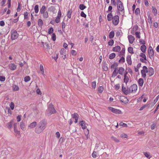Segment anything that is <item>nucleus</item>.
<instances>
[{"label":"nucleus","mask_w":159,"mask_h":159,"mask_svg":"<svg viewBox=\"0 0 159 159\" xmlns=\"http://www.w3.org/2000/svg\"><path fill=\"white\" fill-rule=\"evenodd\" d=\"M47 122L45 119L41 120L37 125L35 128V132L37 134L41 133L46 128Z\"/></svg>","instance_id":"f257e3e1"},{"label":"nucleus","mask_w":159,"mask_h":159,"mask_svg":"<svg viewBox=\"0 0 159 159\" xmlns=\"http://www.w3.org/2000/svg\"><path fill=\"white\" fill-rule=\"evenodd\" d=\"M56 112L52 104L50 103L48 105V108L46 111V114L48 116H50L52 114L55 113Z\"/></svg>","instance_id":"f03ea898"},{"label":"nucleus","mask_w":159,"mask_h":159,"mask_svg":"<svg viewBox=\"0 0 159 159\" xmlns=\"http://www.w3.org/2000/svg\"><path fill=\"white\" fill-rule=\"evenodd\" d=\"M117 9L119 11L123 12L124 15V9L123 4L120 0H116Z\"/></svg>","instance_id":"7ed1b4c3"},{"label":"nucleus","mask_w":159,"mask_h":159,"mask_svg":"<svg viewBox=\"0 0 159 159\" xmlns=\"http://www.w3.org/2000/svg\"><path fill=\"white\" fill-rule=\"evenodd\" d=\"M129 93H135L137 89V86L136 84H134L129 88Z\"/></svg>","instance_id":"20e7f679"},{"label":"nucleus","mask_w":159,"mask_h":159,"mask_svg":"<svg viewBox=\"0 0 159 159\" xmlns=\"http://www.w3.org/2000/svg\"><path fill=\"white\" fill-rule=\"evenodd\" d=\"M11 39L12 40L16 39L18 36V34L17 31L15 30H12L11 31Z\"/></svg>","instance_id":"39448f33"},{"label":"nucleus","mask_w":159,"mask_h":159,"mask_svg":"<svg viewBox=\"0 0 159 159\" xmlns=\"http://www.w3.org/2000/svg\"><path fill=\"white\" fill-rule=\"evenodd\" d=\"M112 23L114 25H117L119 22V17L118 15L114 16L112 19Z\"/></svg>","instance_id":"423d86ee"},{"label":"nucleus","mask_w":159,"mask_h":159,"mask_svg":"<svg viewBox=\"0 0 159 159\" xmlns=\"http://www.w3.org/2000/svg\"><path fill=\"white\" fill-rule=\"evenodd\" d=\"M109 109L112 112L118 114H122V112L120 110L114 108L112 107H108Z\"/></svg>","instance_id":"0eeeda50"},{"label":"nucleus","mask_w":159,"mask_h":159,"mask_svg":"<svg viewBox=\"0 0 159 159\" xmlns=\"http://www.w3.org/2000/svg\"><path fill=\"white\" fill-rule=\"evenodd\" d=\"M61 16V10L60 9H59L58 10V13L57 14V17H56L55 21V22L57 23H59L60 21V18Z\"/></svg>","instance_id":"6e6552de"},{"label":"nucleus","mask_w":159,"mask_h":159,"mask_svg":"<svg viewBox=\"0 0 159 159\" xmlns=\"http://www.w3.org/2000/svg\"><path fill=\"white\" fill-rule=\"evenodd\" d=\"M148 54L150 58L154 56V51L151 46H150L148 48Z\"/></svg>","instance_id":"1a4fd4ad"},{"label":"nucleus","mask_w":159,"mask_h":159,"mask_svg":"<svg viewBox=\"0 0 159 159\" xmlns=\"http://www.w3.org/2000/svg\"><path fill=\"white\" fill-rule=\"evenodd\" d=\"M123 84L122 85V90L123 93L125 95H127L129 93V87H127V88H126L125 87H124L123 86Z\"/></svg>","instance_id":"9d476101"},{"label":"nucleus","mask_w":159,"mask_h":159,"mask_svg":"<svg viewBox=\"0 0 159 159\" xmlns=\"http://www.w3.org/2000/svg\"><path fill=\"white\" fill-rule=\"evenodd\" d=\"M71 116L72 118L73 119H75V123H76L78 122V118L79 117V115L77 113H75L72 114L71 115Z\"/></svg>","instance_id":"9b49d317"},{"label":"nucleus","mask_w":159,"mask_h":159,"mask_svg":"<svg viewBox=\"0 0 159 159\" xmlns=\"http://www.w3.org/2000/svg\"><path fill=\"white\" fill-rule=\"evenodd\" d=\"M120 101L124 103H127L129 102V99L126 97L123 96L120 97Z\"/></svg>","instance_id":"f8f14e48"},{"label":"nucleus","mask_w":159,"mask_h":159,"mask_svg":"<svg viewBox=\"0 0 159 159\" xmlns=\"http://www.w3.org/2000/svg\"><path fill=\"white\" fill-rule=\"evenodd\" d=\"M148 75H149V76H151L153 75L154 73V69L152 67L149 68Z\"/></svg>","instance_id":"ddd939ff"},{"label":"nucleus","mask_w":159,"mask_h":159,"mask_svg":"<svg viewBox=\"0 0 159 159\" xmlns=\"http://www.w3.org/2000/svg\"><path fill=\"white\" fill-rule=\"evenodd\" d=\"M128 37L129 43L131 44L133 43L135 39L134 37L132 35H128Z\"/></svg>","instance_id":"4468645a"},{"label":"nucleus","mask_w":159,"mask_h":159,"mask_svg":"<svg viewBox=\"0 0 159 159\" xmlns=\"http://www.w3.org/2000/svg\"><path fill=\"white\" fill-rule=\"evenodd\" d=\"M126 61L127 62V63L130 65H132V62L131 61V56L130 55H128L127 56L126 58Z\"/></svg>","instance_id":"2eb2a0df"},{"label":"nucleus","mask_w":159,"mask_h":159,"mask_svg":"<svg viewBox=\"0 0 159 159\" xmlns=\"http://www.w3.org/2000/svg\"><path fill=\"white\" fill-rule=\"evenodd\" d=\"M17 66L14 63H11L9 65V68L11 70H15L16 69Z\"/></svg>","instance_id":"dca6fc26"},{"label":"nucleus","mask_w":159,"mask_h":159,"mask_svg":"<svg viewBox=\"0 0 159 159\" xmlns=\"http://www.w3.org/2000/svg\"><path fill=\"white\" fill-rule=\"evenodd\" d=\"M79 124L81 126L83 129H85L87 127L85 121L83 120L80 121L79 122Z\"/></svg>","instance_id":"f3484780"},{"label":"nucleus","mask_w":159,"mask_h":159,"mask_svg":"<svg viewBox=\"0 0 159 159\" xmlns=\"http://www.w3.org/2000/svg\"><path fill=\"white\" fill-rule=\"evenodd\" d=\"M119 74L120 75H123L125 71V69L122 67H120L118 69Z\"/></svg>","instance_id":"a211bd4d"},{"label":"nucleus","mask_w":159,"mask_h":159,"mask_svg":"<svg viewBox=\"0 0 159 159\" xmlns=\"http://www.w3.org/2000/svg\"><path fill=\"white\" fill-rule=\"evenodd\" d=\"M37 125V123L35 121H34L30 123L29 125V127L30 128L32 129L34 128Z\"/></svg>","instance_id":"6ab92c4d"},{"label":"nucleus","mask_w":159,"mask_h":159,"mask_svg":"<svg viewBox=\"0 0 159 159\" xmlns=\"http://www.w3.org/2000/svg\"><path fill=\"white\" fill-rule=\"evenodd\" d=\"M120 50V47L119 46H117L113 48L112 50L114 52H119Z\"/></svg>","instance_id":"aec40b11"},{"label":"nucleus","mask_w":159,"mask_h":159,"mask_svg":"<svg viewBox=\"0 0 159 159\" xmlns=\"http://www.w3.org/2000/svg\"><path fill=\"white\" fill-rule=\"evenodd\" d=\"M144 83V81L142 78H140L139 79L138 83L139 86L142 87Z\"/></svg>","instance_id":"412c9836"},{"label":"nucleus","mask_w":159,"mask_h":159,"mask_svg":"<svg viewBox=\"0 0 159 159\" xmlns=\"http://www.w3.org/2000/svg\"><path fill=\"white\" fill-rule=\"evenodd\" d=\"M118 66V63L117 62H115L111 66V68L112 69H117V66Z\"/></svg>","instance_id":"4be33fe9"},{"label":"nucleus","mask_w":159,"mask_h":159,"mask_svg":"<svg viewBox=\"0 0 159 159\" xmlns=\"http://www.w3.org/2000/svg\"><path fill=\"white\" fill-rule=\"evenodd\" d=\"M113 17L114 16H113L112 15V13H110L107 15V20L108 21H111L112 20Z\"/></svg>","instance_id":"5701e85b"},{"label":"nucleus","mask_w":159,"mask_h":159,"mask_svg":"<svg viewBox=\"0 0 159 159\" xmlns=\"http://www.w3.org/2000/svg\"><path fill=\"white\" fill-rule=\"evenodd\" d=\"M13 123V120H11L9 122H8L7 124V126L8 128L11 129L12 126V125Z\"/></svg>","instance_id":"b1692460"},{"label":"nucleus","mask_w":159,"mask_h":159,"mask_svg":"<svg viewBox=\"0 0 159 159\" xmlns=\"http://www.w3.org/2000/svg\"><path fill=\"white\" fill-rule=\"evenodd\" d=\"M117 69H115L112 74V77H115L119 73L118 70L117 71Z\"/></svg>","instance_id":"393cba45"},{"label":"nucleus","mask_w":159,"mask_h":159,"mask_svg":"<svg viewBox=\"0 0 159 159\" xmlns=\"http://www.w3.org/2000/svg\"><path fill=\"white\" fill-rule=\"evenodd\" d=\"M146 49V47L145 45H142L140 47L141 51L143 53L145 52Z\"/></svg>","instance_id":"a878e982"},{"label":"nucleus","mask_w":159,"mask_h":159,"mask_svg":"<svg viewBox=\"0 0 159 159\" xmlns=\"http://www.w3.org/2000/svg\"><path fill=\"white\" fill-rule=\"evenodd\" d=\"M46 7L44 5L40 9V13L41 14H42L43 13L46 12Z\"/></svg>","instance_id":"bb28decb"},{"label":"nucleus","mask_w":159,"mask_h":159,"mask_svg":"<svg viewBox=\"0 0 159 159\" xmlns=\"http://www.w3.org/2000/svg\"><path fill=\"white\" fill-rule=\"evenodd\" d=\"M125 52V48H123L121 51L119 52V56L121 57L122 55H124Z\"/></svg>","instance_id":"cd10ccee"},{"label":"nucleus","mask_w":159,"mask_h":159,"mask_svg":"<svg viewBox=\"0 0 159 159\" xmlns=\"http://www.w3.org/2000/svg\"><path fill=\"white\" fill-rule=\"evenodd\" d=\"M115 32L114 31H112L110 32L109 34V38L110 39H112L114 37Z\"/></svg>","instance_id":"c85d7f7f"},{"label":"nucleus","mask_w":159,"mask_h":159,"mask_svg":"<svg viewBox=\"0 0 159 159\" xmlns=\"http://www.w3.org/2000/svg\"><path fill=\"white\" fill-rule=\"evenodd\" d=\"M143 154L147 158L150 159L152 157V156L150 155V153L148 152H143Z\"/></svg>","instance_id":"c756f323"},{"label":"nucleus","mask_w":159,"mask_h":159,"mask_svg":"<svg viewBox=\"0 0 159 159\" xmlns=\"http://www.w3.org/2000/svg\"><path fill=\"white\" fill-rule=\"evenodd\" d=\"M152 10L153 13H154V16H156L157 14V9L154 7H152Z\"/></svg>","instance_id":"7c9ffc66"},{"label":"nucleus","mask_w":159,"mask_h":159,"mask_svg":"<svg viewBox=\"0 0 159 159\" xmlns=\"http://www.w3.org/2000/svg\"><path fill=\"white\" fill-rule=\"evenodd\" d=\"M12 89L13 91H16L19 90V88L18 86L14 84L12 86Z\"/></svg>","instance_id":"2f4dec72"},{"label":"nucleus","mask_w":159,"mask_h":159,"mask_svg":"<svg viewBox=\"0 0 159 159\" xmlns=\"http://www.w3.org/2000/svg\"><path fill=\"white\" fill-rule=\"evenodd\" d=\"M38 24L39 26L40 27H42V26L43 25V21L41 19H39L38 20Z\"/></svg>","instance_id":"473e14b6"},{"label":"nucleus","mask_w":159,"mask_h":159,"mask_svg":"<svg viewBox=\"0 0 159 159\" xmlns=\"http://www.w3.org/2000/svg\"><path fill=\"white\" fill-rule=\"evenodd\" d=\"M86 8V7L83 4H80L79 6V8L81 10H83Z\"/></svg>","instance_id":"72a5a7b5"},{"label":"nucleus","mask_w":159,"mask_h":159,"mask_svg":"<svg viewBox=\"0 0 159 159\" xmlns=\"http://www.w3.org/2000/svg\"><path fill=\"white\" fill-rule=\"evenodd\" d=\"M72 12V10L71 9L69 10L67 12V17L69 19L71 18Z\"/></svg>","instance_id":"f704fd0d"},{"label":"nucleus","mask_w":159,"mask_h":159,"mask_svg":"<svg viewBox=\"0 0 159 159\" xmlns=\"http://www.w3.org/2000/svg\"><path fill=\"white\" fill-rule=\"evenodd\" d=\"M124 81L126 84L128 82L129 80V77L127 75H124Z\"/></svg>","instance_id":"c9c22d12"},{"label":"nucleus","mask_w":159,"mask_h":159,"mask_svg":"<svg viewBox=\"0 0 159 159\" xmlns=\"http://www.w3.org/2000/svg\"><path fill=\"white\" fill-rule=\"evenodd\" d=\"M116 54L114 53H111L109 55V58L110 59H113L116 57Z\"/></svg>","instance_id":"e433bc0d"},{"label":"nucleus","mask_w":159,"mask_h":159,"mask_svg":"<svg viewBox=\"0 0 159 159\" xmlns=\"http://www.w3.org/2000/svg\"><path fill=\"white\" fill-rule=\"evenodd\" d=\"M139 56L143 58L145 60H147L146 56L143 52L141 53L139 55Z\"/></svg>","instance_id":"4c0bfd02"},{"label":"nucleus","mask_w":159,"mask_h":159,"mask_svg":"<svg viewBox=\"0 0 159 159\" xmlns=\"http://www.w3.org/2000/svg\"><path fill=\"white\" fill-rule=\"evenodd\" d=\"M55 8L54 6H52L48 8V10L50 11L54 12L55 10Z\"/></svg>","instance_id":"58836bf2"},{"label":"nucleus","mask_w":159,"mask_h":159,"mask_svg":"<svg viewBox=\"0 0 159 159\" xmlns=\"http://www.w3.org/2000/svg\"><path fill=\"white\" fill-rule=\"evenodd\" d=\"M128 51L129 53L131 54H133L134 53L133 48L131 47H129L128 48Z\"/></svg>","instance_id":"ea45409f"},{"label":"nucleus","mask_w":159,"mask_h":159,"mask_svg":"<svg viewBox=\"0 0 159 159\" xmlns=\"http://www.w3.org/2000/svg\"><path fill=\"white\" fill-rule=\"evenodd\" d=\"M42 14L43 15V17L44 19L47 18L48 17V14L47 11L43 13Z\"/></svg>","instance_id":"a19ab883"},{"label":"nucleus","mask_w":159,"mask_h":159,"mask_svg":"<svg viewBox=\"0 0 159 159\" xmlns=\"http://www.w3.org/2000/svg\"><path fill=\"white\" fill-rule=\"evenodd\" d=\"M141 73L142 75V77L143 78H145L146 76V73L143 70H141Z\"/></svg>","instance_id":"79ce46f5"},{"label":"nucleus","mask_w":159,"mask_h":159,"mask_svg":"<svg viewBox=\"0 0 159 159\" xmlns=\"http://www.w3.org/2000/svg\"><path fill=\"white\" fill-rule=\"evenodd\" d=\"M34 10L36 13H38L39 11V7L38 5H36L34 7Z\"/></svg>","instance_id":"37998d69"},{"label":"nucleus","mask_w":159,"mask_h":159,"mask_svg":"<svg viewBox=\"0 0 159 159\" xmlns=\"http://www.w3.org/2000/svg\"><path fill=\"white\" fill-rule=\"evenodd\" d=\"M30 80V77L29 76H25L24 78V81L25 82H27L29 81Z\"/></svg>","instance_id":"c03bdc74"},{"label":"nucleus","mask_w":159,"mask_h":159,"mask_svg":"<svg viewBox=\"0 0 159 159\" xmlns=\"http://www.w3.org/2000/svg\"><path fill=\"white\" fill-rule=\"evenodd\" d=\"M125 58L123 57H122L119 60V63H124L125 62Z\"/></svg>","instance_id":"a18cd8bd"},{"label":"nucleus","mask_w":159,"mask_h":159,"mask_svg":"<svg viewBox=\"0 0 159 159\" xmlns=\"http://www.w3.org/2000/svg\"><path fill=\"white\" fill-rule=\"evenodd\" d=\"M103 87L102 86H100L98 87V91L99 93H101L103 92Z\"/></svg>","instance_id":"49530a36"},{"label":"nucleus","mask_w":159,"mask_h":159,"mask_svg":"<svg viewBox=\"0 0 159 159\" xmlns=\"http://www.w3.org/2000/svg\"><path fill=\"white\" fill-rule=\"evenodd\" d=\"M20 128L24 130L25 129V125L24 123L23 122H21L20 125Z\"/></svg>","instance_id":"de8ad7c7"},{"label":"nucleus","mask_w":159,"mask_h":159,"mask_svg":"<svg viewBox=\"0 0 159 159\" xmlns=\"http://www.w3.org/2000/svg\"><path fill=\"white\" fill-rule=\"evenodd\" d=\"M111 139L116 143H118L120 142L119 139H117L116 137L113 136L111 137Z\"/></svg>","instance_id":"09e8293b"},{"label":"nucleus","mask_w":159,"mask_h":159,"mask_svg":"<svg viewBox=\"0 0 159 159\" xmlns=\"http://www.w3.org/2000/svg\"><path fill=\"white\" fill-rule=\"evenodd\" d=\"M114 43V40L113 39L110 40L108 42L109 46H111L113 45Z\"/></svg>","instance_id":"8fccbe9b"},{"label":"nucleus","mask_w":159,"mask_h":159,"mask_svg":"<svg viewBox=\"0 0 159 159\" xmlns=\"http://www.w3.org/2000/svg\"><path fill=\"white\" fill-rule=\"evenodd\" d=\"M142 70H143L146 73H147L148 72V70L147 67L146 66H144L143 67V69Z\"/></svg>","instance_id":"3c124183"},{"label":"nucleus","mask_w":159,"mask_h":159,"mask_svg":"<svg viewBox=\"0 0 159 159\" xmlns=\"http://www.w3.org/2000/svg\"><path fill=\"white\" fill-rule=\"evenodd\" d=\"M53 29L52 27H50L48 30V33L50 34L53 33Z\"/></svg>","instance_id":"603ef678"},{"label":"nucleus","mask_w":159,"mask_h":159,"mask_svg":"<svg viewBox=\"0 0 159 159\" xmlns=\"http://www.w3.org/2000/svg\"><path fill=\"white\" fill-rule=\"evenodd\" d=\"M66 27V24L65 22H62V29L63 31L64 32L65 31V29Z\"/></svg>","instance_id":"864d4df0"},{"label":"nucleus","mask_w":159,"mask_h":159,"mask_svg":"<svg viewBox=\"0 0 159 159\" xmlns=\"http://www.w3.org/2000/svg\"><path fill=\"white\" fill-rule=\"evenodd\" d=\"M119 125L120 126H123L124 127H126L127 126V124L124 123L122 122H120L119 123Z\"/></svg>","instance_id":"5fc2aeb1"},{"label":"nucleus","mask_w":159,"mask_h":159,"mask_svg":"<svg viewBox=\"0 0 159 159\" xmlns=\"http://www.w3.org/2000/svg\"><path fill=\"white\" fill-rule=\"evenodd\" d=\"M102 68L105 71H107L108 70V68L107 66V64H106L105 65L103 66H102Z\"/></svg>","instance_id":"6e6d98bb"},{"label":"nucleus","mask_w":159,"mask_h":159,"mask_svg":"<svg viewBox=\"0 0 159 159\" xmlns=\"http://www.w3.org/2000/svg\"><path fill=\"white\" fill-rule=\"evenodd\" d=\"M140 33V32H136L135 33V35L136 38L138 39H140V36L139 35Z\"/></svg>","instance_id":"4d7b16f0"},{"label":"nucleus","mask_w":159,"mask_h":159,"mask_svg":"<svg viewBox=\"0 0 159 159\" xmlns=\"http://www.w3.org/2000/svg\"><path fill=\"white\" fill-rule=\"evenodd\" d=\"M66 51L64 48H62L60 52V54L61 55H63Z\"/></svg>","instance_id":"13d9d810"},{"label":"nucleus","mask_w":159,"mask_h":159,"mask_svg":"<svg viewBox=\"0 0 159 159\" xmlns=\"http://www.w3.org/2000/svg\"><path fill=\"white\" fill-rule=\"evenodd\" d=\"M148 21L150 24H152V18L151 17L150 15H148Z\"/></svg>","instance_id":"bf43d9fd"},{"label":"nucleus","mask_w":159,"mask_h":159,"mask_svg":"<svg viewBox=\"0 0 159 159\" xmlns=\"http://www.w3.org/2000/svg\"><path fill=\"white\" fill-rule=\"evenodd\" d=\"M52 39L53 41H55L56 39V35L55 33H52Z\"/></svg>","instance_id":"052dcab7"},{"label":"nucleus","mask_w":159,"mask_h":159,"mask_svg":"<svg viewBox=\"0 0 159 159\" xmlns=\"http://www.w3.org/2000/svg\"><path fill=\"white\" fill-rule=\"evenodd\" d=\"M92 84L93 88L94 89H95L96 86V81H94L93 82Z\"/></svg>","instance_id":"680f3d73"},{"label":"nucleus","mask_w":159,"mask_h":159,"mask_svg":"<svg viewBox=\"0 0 159 159\" xmlns=\"http://www.w3.org/2000/svg\"><path fill=\"white\" fill-rule=\"evenodd\" d=\"M112 7L111 6H110L108 7V10L107 11V12H110V13H111V12H112L111 10H112Z\"/></svg>","instance_id":"e2e57ef3"},{"label":"nucleus","mask_w":159,"mask_h":159,"mask_svg":"<svg viewBox=\"0 0 159 159\" xmlns=\"http://www.w3.org/2000/svg\"><path fill=\"white\" fill-rule=\"evenodd\" d=\"M139 43L141 44L144 45L145 44V42L144 40L142 39L139 40Z\"/></svg>","instance_id":"0e129e2a"},{"label":"nucleus","mask_w":159,"mask_h":159,"mask_svg":"<svg viewBox=\"0 0 159 159\" xmlns=\"http://www.w3.org/2000/svg\"><path fill=\"white\" fill-rule=\"evenodd\" d=\"M111 4L114 6L115 7L116 6V2L115 0H111Z\"/></svg>","instance_id":"69168bd1"},{"label":"nucleus","mask_w":159,"mask_h":159,"mask_svg":"<svg viewBox=\"0 0 159 159\" xmlns=\"http://www.w3.org/2000/svg\"><path fill=\"white\" fill-rule=\"evenodd\" d=\"M80 16L83 17L85 18L86 16V14L84 13L83 11H82L80 13Z\"/></svg>","instance_id":"338daca9"},{"label":"nucleus","mask_w":159,"mask_h":159,"mask_svg":"<svg viewBox=\"0 0 159 159\" xmlns=\"http://www.w3.org/2000/svg\"><path fill=\"white\" fill-rule=\"evenodd\" d=\"M5 77L4 76H0V80L1 81L3 82L5 80Z\"/></svg>","instance_id":"774afa93"}]
</instances>
